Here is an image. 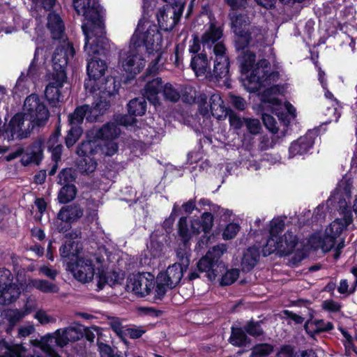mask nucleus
Returning <instances> with one entry per match:
<instances>
[{
	"label": "nucleus",
	"mask_w": 357,
	"mask_h": 357,
	"mask_svg": "<svg viewBox=\"0 0 357 357\" xmlns=\"http://www.w3.org/2000/svg\"><path fill=\"white\" fill-rule=\"evenodd\" d=\"M181 214V208L179 206L174 204L172 212L168 218H167L162 222V227L165 231L171 230L175 222L176 217Z\"/></svg>",
	"instance_id": "obj_46"
},
{
	"label": "nucleus",
	"mask_w": 357,
	"mask_h": 357,
	"mask_svg": "<svg viewBox=\"0 0 357 357\" xmlns=\"http://www.w3.org/2000/svg\"><path fill=\"white\" fill-rule=\"evenodd\" d=\"M128 112L134 116H142L145 114L147 102L144 96L135 98L127 105Z\"/></svg>",
	"instance_id": "obj_31"
},
{
	"label": "nucleus",
	"mask_w": 357,
	"mask_h": 357,
	"mask_svg": "<svg viewBox=\"0 0 357 357\" xmlns=\"http://www.w3.org/2000/svg\"><path fill=\"white\" fill-rule=\"evenodd\" d=\"M278 77V73H269L268 70H265L261 67H256L251 73L248 81L253 84L252 87L253 91H258L262 87L269 86L261 94V100L264 104L271 103L273 105H279V100L275 97H269L272 94H275L278 91L276 86H271V81H275Z\"/></svg>",
	"instance_id": "obj_4"
},
{
	"label": "nucleus",
	"mask_w": 357,
	"mask_h": 357,
	"mask_svg": "<svg viewBox=\"0 0 357 357\" xmlns=\"http://www.w3.org/2000/svg\"><path fill=\"white\" fill-rule=\"evenodd\" d=\"M33 287L43 293H58L59 287L46 280H35L33 281Z\"/></svg>",
	"instance_id": "obj_40"
},
{
	"label": "nucleus",
	"mask_w": 357,
	"mask_h": 357,
	"mask_svg": "<svg viewBox=\"0 0 357 357\" xmlns=\"http://www.w3.org/2000/svg\"><path fill=\"white\" fill-rule=\"evenodd\" d=\"M97 162L93 157H79L77 161L78 171L84 175L93 172L97 167Z\"/></svg>",
	"instance_id": "obj_36"
},
{
	"label": "nucleus",
	"mask_w": 357,
	"mask_h": 357,
	"mask_svg": "<svg viewBox=\"0 0 357 357\" xmlns=\"http://www.w3.org/2000/svg\"><path fill=\"white\" fill-rule=\"evenodd\" d=\"M69 129L64 138L65 145L68 149L72 148L80 139L84 133L83 127L68 126Z\"/></svg>",
	"instance_id": "obj_37"
},
{
	"label": "nucleus",
	"mask_w": 357,
	"mask_h": 357,
	"mask_svg": "<svg viewBox=\"0 0 357 357\" xmlns=\"http://www.w3.org/2000/svg\"><path fill=\"white\" fill-rule=\"evenodd\" d=\"M228 100L237 109L243 110L245 108L246 102L240 96H236L229 93L228 95Z\"/></svg>",
	"instance_id": "obj_60"
},
{
	"label": "nucleus",
	"mask_w": 357,
	"mask_h": 357,
	"mask_svg": "<svg viewBox=\"0 0 357 357\" xmlns=\"http://www.w3.org/2000/svg\"><path fill=\"white\" fill-rule=\"evenodd\" d=\"M155 282L154 288L151 294H153V301L157 303L158 301H162L164 298L169 288L165 282L158 280V278L155 280Z\"/></svg>",
	"instance_id": "obj_41"
},
{
	"label": "nucleus",
	"mask_w": 357,
	"mask_h": 357,
	"mask_svg": "<svg viewBox=\"0 0 357 357\" xmlns=\"http://www.w3.org/2000/svg\"><path fill=\"white\" fill-rule=\"evenodd\" d=\"M47 20V27L50 30L53 40H58L59 42L63 41V40H68L65 34V24L59 13L53 10L50 11Z\"/></svg>",
	"instance_id": "obj_16"
},
{
	"label": "nucleus",
	"mask_w": 357,
	"mask_h": 357,
	"mask_svg": "<svg viewBox=\"0 0 357 357\" xmlns=\"http://www.w3.org/2000/svg\"><path fill=\"white\" fill-rule=\"evenodd\" d=\"M259 257V250L256 246L248 248L243 253L241 260V267L244 272L252 270L257 264Z\"/></svg>",
	"instance_id": "obj_28"
},
{
	"label": "nucleus",
	"mask_w": 357,
	"mask_h": 357,
	"mask_svg": "<svg viewBox=\"0 0 357 357\" xmlns=\"http://www.w3.org/2000/svg\"><path fill=\"white\" fill-rule=\"evenodd\" d=\"M234 32L238 36L237 47L243 49L248 45L251 40L249 32L250 20L246 15L233 11L229 14Z\"/></svg>",
	"instance_id": "obj_12"
},
{
	"label": "nucleus",
	"mask_w": 357,
	"mask_h": 357,
	"mask_svg": "<svg viewBox=\"0 0 357 357\" xmlns=\"http://www.w3.org/2000/svg\"><path fill=\"white\" fill-rule=\"evenodd\" d=\"M25 317L21 310H13L7 314L9 324L13 326Z\"/></svg>",
	"instance_id": "obj_63"
},
{
	"label": "nucleus",
	"mask_w": 357,
	"mask_h": 357,
	"mask_svg": "<svg viewBox=\"0 0 357 357\" xmlns=\"http://www.w3.org/2000/svg\"><path fill=\"white\" fill-rule=\"evenodd\" d=\"M98 146L96 140L82 141L78 144L76 153L79 157H93L98 151Z\"/></svg>",
	"instance_id": "obj_34"
},
{
	"label": "nucleus",
	"mask_w": 357,
	"mask_h": 357,
	"mask_svg": "<svg viewBox=\"0 0 357 357\" xmlns=\"http://www.w3.org/2000/svg\"><path fill=\"white\" fill-rule=\"evenodd\" d=\"M314 141L308 135L302 136L296 141L291 143L289 147L290 157L306 153L312 147Z\"/></svg>",
	"instance_id": "obj_27"
},
{
	"label": "nucleus",
	"mask_w": 357,
	"mask_h": 357,
	"mask_svg": "<svg viewBox=\"0 0 357 357\" xmlns=\"http://www.w3.org/2000/svg\"><path fill=\"white\" fill-rule=\"evenodd\" d=\"M304 327L307 334L313 337L316 334L331 331L333 324L324 319H310L305 322Z\"/></svg>",
	"instance_id": "obj_26"
},
{
	"label": "nucleus",
	"mask_w": 357,
	"mask_h": 357,
	"mask_svg": "<svg viewBox=\"0 0 357 357\" xmlns=\"http://www.w3.org/2000/svg\"><path fill=\"white\" fill-rule=\"evenodd\" d=\"M262 120L264 126L273 133H277L278 128L276 126V121L273 116L270 114L264 113L262 114Z\"/></svg>",
	"instance_id": "obj_57"
},
{
	"label": "nucleus",
	"mask_w": 357,
	"mask_h": 357,
	"mask_svg": "<svg viewBox=\"0 0 357 357\" xmlns=\"http://www.w3.org/2000/svg\"><path fill=\"white\" fill-rule=\"evenodd\" d=\"M145 333L146 330L144 329L142 326L127 328L125 330L124 337L127 335L130 339L135 340L140 338Z\"/></svg>",
	"instance_id": "obj_62"
},
{
	"label": "nucleus",
	"mask_w": 357,
	"mask_h": 357,
	"mask_svg": "<svg viewBox=\"0 0 357 357\" xmlns=\"http://www.w3.org/2000/svg\"><path fill=\"white\" fill-rule=\"evenodd\" d=\"M121 87V83L116 77L107 76L97 81L94 92V102H102L100 108L105 107V112L109 109L112 98L115 96Z\"/></svg>",
	"instance_id": "obj_7"
},
{
	"label": "nucleus",
	"mask_w": 357,
	"mask_h": 357,
	"mask_svg": "<svg viewBox=\"0 0 357 357\" xmlns=\"http://www.w3.org/2000/svg\"><path fill=\"white\" fill-rule=\"evenodd\" d=\"M164 85L160 77L153 79L145 85L144 95L155 105L159 102L158 94L162 92Z\"/></svg>",
	"instance_id": "obj_22"
},
{
	"label": "nucleus",
	"mask_w": 357,
	"mask_h": 357,
	"mask_svg": "<svg viewBox=\"0 0 357 357\" xmlns=\"http://www.w3.org/2000/svg\"><path fill=\"white\" fill-rule=\"evenodd\" d=\"M162 36L155 25L151 26L146 31L142 33L136 29L130 38V49L119 53V63L126 73L128 80L135 78L144 68L146 61L139 53L138 48L145 47L148 56H156L158 61L162 54Z\"/></svg>",
	"instance_id": "obj_2"
},
{
	"label": "nucleus",
	"mask_w": 357,
	"mask_h": 357,
	"mask_svg": "<svg viewBox=\"0 0 357 357\" xmlns=\"http://www.w3.org/2000/svg\"><path fill=\"white\" fill-rule=\"evenodd\" d=\"M75 50L73 43L63 40L55 49L52 61L53 72L52 76L67 79L66 68L70 58H73Z\"/></svg>",
	"instance_id": "obj_6"
},
{
	"label": "nucleus",
	"mask_w": 357,
	"mask_h": 357,
	"mask_svg": "<svg viewBox=\"0 0 357 357\" xmlns=\"http://www.w3.org/2000/svg\"><path fill=\"white\" fill-rule=\"evenodd\" d=\"M30 155L26 157L23 156L21 159V163L26 167L31 163L38 165L43 159V142L41 140H36L31 143L30 146Z\"/></svg>",
	"instance_id": "obj_21"
},
{
	"label": "nucleus",
	"mask_w": 357,
	"mask_h": 357,
	"mask_svg": "<svg viewBox=\"0 0 357 357\" xmlns=\"http://www.w3.org/2000/svg\"><path fill=\"white\" fill-rule=\"evenodd\" d=\"M351 273L355 277V280L351 286H349L347 279H342L337 286V291L340 294L349 296L353 294L356 291L357 287V266H353L351 268Z\"/></svg>",
	"instance_id": "obj_39"
},
{
	"label": "nucleus",
	"mask_w": 357,
	"mask_h": 357,
	"mask_svg": "<svg viewBox=\"0 0 357 357\" xmlns=\"http://www.w3.org/2000/svg\"><path fill=\"white\" fill-rule=\"evenodd\" d=\"M31 1L36 9L51 11L56 6L57 0H31Z\"/></svg>",
	"instance_id": "obj_54"
},
{
	"label": "nucleus",
	"mask_w": 357,
	"mask_h": 357,
	"mask_svg": "<svg viewBox=\"0 0 357 357\" xmlns=\"http://www.w3.org/2000/svg\"><path fill=\"white\" fill-rule=\"evenodd\" d=\"M183 264H174L167 268L166 271L160 273L158 279L166 282L167 287L172 289L181 282L183 273L188 269L190 260L184 258Z\"/></svg>",
	"instance_id": "obj_14"
},
{
	"label": "nucleus",
	"mask_w": 357,
	"mask_h": 357,
	"mask_svg": "<svg viewBox=\"0 0 357 357\" xmlns=\"http://www.w3.org/2000/svg\"><path fill=\"white\" fill-rule=\"evenodd\" d=\"M177 233L184 245L189 243L193 235H197L193 232L191 226L189 228L188 216H181L179 218L177 223Z\"/></svg>",
	"instance_id": "obj_30"
},
{
	"label": "nucleus",
	"mask_w": 357,
	"mask_h": 357,
	"mask_svg": "<svg viewBox=\"0 0 357 357\" xmlns=\"http://www.w3.org/2000/svg\"><path fill=\"white\" fill-rule=\"evenodd\" d=\"M59 190L57 199L59 204H67L75 199L77 194V188L75 185H62Z\"/></svg>",
	"instance_id": "obj_33"
},
{
	"label": "nucleus",
	"mask_w": 357,
	"mask_h": 357,
	"mask_svg": "<svg viewBox=\"0 0 357 357\" xmlns=\"http://www.w3.org/2000/svg\"><path fill=\"white\" fill-rule=\"evenodd\" d=\"M232 215L233 214L231 211L225 210V222L231 220V222L225 225V240H229L235 238L241 229L238 219L234 215L233 218H231Z\"/></svg>",
	"instance_id": "obj_29"
},
{
	"label": "nucleus",
	"mask_w": 357,
	"mask_h": 357,
	"mask_svg": "<svg viewBox=\"0 0 357 357\" xmlns=\"http://www.w3.org/2000/svg\"><path fill=\"white\" fill-rule=\"evenodd\" d=\"M82 215L83 209L78 204L63 206L54 220V227L59 233H66L71 229L73 223L77 222Z\"/></svg>",
	"instance_id": "obj_9"
},
{
	"label": "nucleus",
	"mask_w": 357,
	"mask_h": 357,
	"mask_svg": "<svg viewBox=\"0 0 357 357\" xmlns=\"http://www.w3.org/2000/svg\"><path fill=\"white\" fill-rule=\"evenodd\" d=\"M209 107L211 115L218 120L223 116V99L219 94H213L209 100Z\"/></svg>",
	"instance_id": "obj_38"
},
{
	"label": "nucleus",
	"mask_w": 357,
	"mask_h": 357,
	"mask_svg": "<svg viewBox=\"0 0 357 357\" xmlns=\"http://www.w3.org/2000/svg\"><path fill=\"white\" fill-rule=\"evenodd\" d=\"M155 283V278L153 274L138 273L128 277L126 288L138 296L145 297L151 294Z\"/></svg>",
	"instance_id": "obj_11"
},
{
	"label": "nucleus",
	"mask_w": 357,
	"mask_h": 357,
	"mask_svg": "<svg viewBox=\"0 0 357 357\" xmlns=\"http://www.w3.org/2000/svg\"><path fill=\"white\" fill-rule=\"evenodd\" d=\"M101 102H93L91 106L88 104L77 106L74 111L68 115V125L83 127L84 119L91 123L98 121L99 117L105 113V107L100 108Z\"/></svg>",
	"instance_id": "obj_8"
},
{
	"label": "nucleus",
	"mask_w": 357,
	"mask_h": 357,
	"mask_svg": "<svg viewBox=\"0 0 357 357\" xmlns=\"http://www.w3.org/2000/svg\"><path fill=\"white\" fill-rule=\"evenodd\" d=\"M321 307L328 312H338L342 308V305L332 299H328L322 302Z\"/></svg>",
	"instance_id": "obj_59"
},
{
	"label": "nucleus",
	"mask_w": 357,
	"mask_h": 357,
	"mask_svg": "<svg viewBox=\"0 0 357 357\" xmlns=\"http://www.w3.org/2000/svg\"><path fill=\"white\" fill-rule=\"evenodd\" d=\"M121 130L114 122H107L94 130V138L102 142L113 141L118 138Z\"/></svg>",
	"instance_id": "obj_19"
},
{
	"label": "nucleus",
	"mask_w": 357,
	"mask_h": 357,
	"mask_svg": "<svg viewBox=\"0 0 357 357\" xmlns=\"http://www.w3.org/2000/svg\"><path fill=\"white\" fill-rule=\"evenodd\" d=\"M82 326L68 327L65 328V334L67 335L69 342H75L82 339Z\"/></svg>",
	"instance_id": "obj_48"
},
{
	"label": "nucleus",
	"mask_w": 357,
	"mask_h": 357,
	"mask_svg": "<svg viewBox=\"0 0 357 357\" xmlns=\"http://www.w3.org/2000/svg\"><path fill=\"white\" fill-rule=\"evenodd\" d=\"M98 149H100L102 154L107 156L114 155L119 149V145L113 141L104 142L103 144L99 145Z\"/></svg>",
	"instance_id": "obj_49"
},
{
	"label": "nucleus",
	"mask_w": 357,
	"mask_h": 357,
	"mask_svg": "<svg viewBox=\"0 0 357 357\" xmlns=\"http://www.w3.org/2000/svg\"><path fill=\"white\" fill-rule=\"evenodd\" d=\"M13 280V275L10 271L6 268H0V292L3 291Z\"/></svg>",
	"instance_id": "obj_51"
},
{
	"label": "nucleus",
	"mask_w": 357,
	"mask_h": 357,
	"mask_svg": "<svg viewBox=\"0 0 357 357\" xmlns=\"http://www.w3.org/2000/svg\"><path fill=\"white\" fill-rule=\"evenodd\" d=\"M25 118L23 112L15 114L10 120L7 127L5 128V135L9 139H14L15 137L20 139L27 137L28 132L22 130Z\"/></svg>",
	"instance_id": "obj_18"
},
{
	"label": "nucleus",
	"mask_w": 357,
	"mask_h": 357,
	"mask_svg": "<svg viewBox=\"0 0 357 357\" xmlns=\"http://www.w3.org/2000/svg\"><path fill=\"white\" fill-rule=\"evenodd\" d=\"M213 225V215L211 212H204L202 215L201 218L193 219L191 221V227L193 229V232L199 234L201 231H203L204 234L198 241L195 249H201L204 246H206L210 238L206 236V234L209 233Z\"/></svg>",
	"instance_id": "obj_15"
},
{
	"label": "nucleus",
	"mask_w": 357,
	"mask_h": 357,
	"mask_svg": "<svg viewBox=\"0 0 357 357\" xmlns=\"http://www.w3.org/2000/svg\"><path fill=\"white\" fill-rule=\"evenodd\" d=\"M168 13V8L166 5L159 8L156 13L158 26L155 24L157 29L160 28L161 30L165 31H170L172 30L175 23L174 22L173 18L171 19L172 20V22L169 21ZM158 30L159 31V29Z\"/></svg>",
	"instance_id": "obj_32"
},
{
	"label": "nucleus",
	"mask_w": 357,
	"mask_h": 357,
	"mask_svg": "<svg viewBox=\"0 0 357 357\" xmlns=\"http://www.w3.org/2000/svg\"><path fill=\"white\" fill-rule=\"evenodd\" d=\"M244 123L246 126L248 130L253 135L259 132L261 129V124L259 120L252 119H245Z\"/></svg>",
	"instance_id": "obj_61"
},
{
	"label": "nucleus",
	"mask_w": 357,
	"mask_h": 357,
	"mask_svg": "<svg viewBox=\"0 0 357 357\" xmlns=\"http://www.w3.org/2000/svg\"><path fill=\"white\" fill-rule=\"evenodd\" d=\"M273 351V346L270 344H259L252 349L251 357H265Z\"/></svg>",
	"instance_id": "obj_44"
},
{
	"label": "nucleus",
	"mask_w": 357,
	"mask_h": 357,
	"mask_svg": "<svg viewBox=\"0 0 357 357\" xmlns=\"http://www.w3.org/2000/svg\"><path fill=\"white\" fill-rule=\"evenodd\" d=\"M68 271L79 281L86 283L91 281L95 275V265L91 259L79 257L75 261H68Z\"/></svg>",
	"instance_id": "obj_13"
},
{
	"label": "nucleus",
	"mask_w": 357,
	"mask_h": 357,
	"mask_svg": "<svg viewBox=\"0 0 357 357\" xmlns=\"http://www.w3.org/2000/svg\"><path fill=\"white\" fill-rule=\"evenodd\" d=\"M335 239L334 236L327 234L325 231L324 236L320 234L312 235L308 242L310 246L315 250L320 248L324 252H328L334 247Z\"/></svg>",
	"instance_id": "obj_20"
},
{
	"label": "nucleus",
	"mask_w": 357,
	"mask_h": 357,
	"mask_svg": "<svg viewBox=\"0 0 357 357\" xmlns=\"http://www.w3.org/2000/svg\"><path fill=\"white\" fill-rule=\"evenodd\" d=\"M73 6L76 13L87 21V24L82 26L85 37L84 50L91 57L88 59V79L84 81V87L88 92L93 93L97 81L107 70V61L110 56V44L101 15L102 7L99 0H73Z\"/></svg>",
	"instance_id": "obj_1"
},
{
	"label": "nucleus",
	"mask_w": 357,
	"mask_h": 357,
	"mask_svg": "<svg viewBox=\"0 0 357 357\" xmlns=\"http://www.w3.org/2000/svg\"><path fill=\"white\" fill-rule=\"evenodd\" d=\"M111 329L116 333V335L121 339H124L125 331L123 326L118 317H113L109 323Z\"/></svg>",
	"instance_id": "obj_56"
},
{
	"label": "nucleus",
	"mask_w": 357,
	"mask_h": 357,
	"mask_svg": "<svg viewBox=\"0 0 357 357\" xmlns=\"http://www.w3.org/2000/svg\"><path fill=\"white\" fill-rule=\"evenodd\" d=\"M61 257L63 259V263L66 264L68 268V261H75L79 257V249L78 243L74 241H67L59 248Z\"/></svg>",
	"instance_id": "obj_24"
},
{
	"label": "nucleus",
	"mask_w": 357,
	"mask_h": 357,
	"mask_svg": "<svg viewBox=\"0 0 357 357\" xmlns=\"http://www.w3.org/2000/svg\"><path fill=\"white\" fill-rule=\"evenodd\" d=\"M116 124L128 127L129 126H133L137 123V119L133 115H119L116 118Z\"/></svg>",
	"instance_id": "obj_58"
},
{
	"label": "nucleus",
	"mask_w": 357,
	"mask_h": 357,
	"mask_svg": "<svg viewBox=\"0 0 357 357\" xmlns=\"http://www.w3.org/2000/svg\"><path fill=\"white\" fill-rule=\"evenodd\" d=\"M352 188L351 181L350 179L343 178L339 182L337 190L338 193L344 195L347 198H350Z\"/></svg>",
	"instance_id": "obj_53"
},
{
	"label": "nucleus",
	"mask_w": 357,
	"mask_h": 357,
	"mask_svg": "<svg viewBox=\"0 0 357 357\" xmlns=\"http://www.w3.org/2000/svg\"><path fill=\"white\" fill-rule=\"evenodd\" d=\"M344 229H346L345 225L343 224L341 219L337 218L331 223L329 227L326 228V231L327 234L337 238Z\"/></svg>",
	"instance_id": "obj_45"
},
{
	"label": "nucleus",
	"mask_w": 357,
	"mask_h": 357,
	"mask_svg": "<svg viewBox=\"0 0 357 357\" xmlns=\"http://www.w3.org/2000/svg\"><path fill=\"white\" fill-rule=\"evenodd\" d=\"M20 294L19 286L12 282L3 291L0 292V296L3 298L5 304L9 305L15 302Z\"/></svg>",
	"instance_id": "obj_35"
},
{
	"label": "nucleus",
	"mask_w": 357,
	"mask_h": 357,
	"mask_svg": "<svg viewBox=\"0 0 357 357\" xmlns=\"http://www.w3.org/2000/svg\"><path fill=\"white\" fill-rule=\"evenodd\" d=\"M190 67L197 76L204 75L210 70L209 61L205 52L192 56Z\"/></svg>",
	"instance_id": "obj_25"
},
{
	"label": "nucleus",
	"mask_w": 357,
	"mask_h": 357,
	"mask_svg": "<svg viewBox=\"0 0 357 357\" xmlns=\"http://www.w3.org/2000/svg\"><path fill=\"white\" fill-rule=\"evenodd\" d=\"M270 226V237H278V234L284 229V220L282 218H274L271 222Z\"/></svg>",
	"instance_id": "obj_52"
},
{
	"label": "nucleus",
	"mask_w": 357,
	"mask_h": 357,
	"mask_svg": "<svg viewBox=\"0 0 357 357\" xmlns=\"http://www.w3.org/2000/svg\"><path fill=\"white\" fill-rule=\"evenodd\" d=\"M23 107L24 118L30 121L33 128L43 126L49 120L50 112L36 93H32L26 98Z\"/></svg>",
	"instance_id": "obj_5"
},
{
	"label": "nucleus",
	"mask_w": 357,
	"mask_h": 357,
	"mask_svg": "<svg viewBox=\"0 0 357 357\" xmlns=\"http://www.w3.org/2000/svg\"><path fill=\"white\" fill-rule=\"evenodd\" d=\"M247 341V335L242 328H232L229 342L235 346L245 345Z\"/></svg>",
	"instance_id": "obj_43"
},
{
	"label": "nucleus",
	"mask_w": 357,
	"mask_h": 357,
	"mask_svg": "<svg viewBox=\"0 0 357 357\" xmlns=\"http://www.w3.org/2000/svg\"><path fill=\"white\" fill-rule=\"evenodd\" d=\"M59 183L60 185H75L76 176L72 172L70 169H63L58 175Z\"/></svg>",
	"instance_id": "obj_47"
},
{
	"label": "nucleus",
	"mask_w": 357,
	"mask_h": 357,
	"mask_svg": "<svg viewBox=\"0 0 357 357\" xmlns=\"http://www.w3.org/2000/svg\"><path fill=\"white\" fill-rule=\"evenodd\" d=\"M66 82V79L52 76V81L46 86L45 96L51 107H56L59 102L61 101L63 96L61 90Z\"/></svg>",
	"instance_id": "obj_17"
},
{
	"label": "nucleus",
	"mask_w": 357,
	"mask_h": 357,
	"mask_svg": "<svg viewBox=\"0 0 357 357\" xmlns=\"http://www.w3.org/2000/svg\"><path fill=\"white\" fill-rule=\"evenodd\" d=\"M222 255H223V243L210 248L206 255L197 261L195 266L190 268L185 280L193 281L200 278V273H206L210 281L213 282L218 278L219 286L223 287V274L220 275L218 271L222 262L220 261Z\"/></svg>",
	"instance_id": "obj_3"
},
{
	"label": "nucleus",
	"mask_w": 357,
	"mask_h": 357,
	"mask_svg": "<svg viewBox=\"0 0 357 357\" xmlns=\"http://www.w3.org/2000/svg\"><path fill=\"white\" fill-rule=\"evenodd\" d=\"M338 106L339 102L337 100H333L332 103L326 106L327 109L325 114L326 116H328V121L329 122L333 121H337L339 119L340 114L338 112Z\"/></svg>",
	"instance_id": "obj_50"
},
{
	"label": "nucleus",
	"mask_w": 357,
	"mask_h": 357,
	"mask_svg": "<svg viewBox=\"0 0 357 357\" xmlns=\"http://www.w3.org/2000/svg\"><path fill=\"white\" fill-rule=\"evenodd\" d=\"M223 36L222 26H217L215 21H210L208 29L202 34L201 42L203 46L211 47Z\"/></svg>",
	"instance_id": "obj_23"
},
{
	"label": "nucleus",
	"mask_w": 357,
	"mask_h": 357,
	"mask_svg": "<svg viewBox=\"0 0 357 357\" xmlns=\"http://www.w3.org/2000/svg\"><path fill=\"white\" fill-rule=\"evenodd\" d=\"M298 241L292 232H287L282 237H270L263 248L265 256L277 251L280 255H289L294 250Z\"/></svg>",
	"instance_id": "obj_10"
},
{
	"label": "nucleus",
	"mask_w": 357,
	"mask_h": 357,
	"mask_svg": "<svg viewBox=\"0 0 357 357\" xmlns=\"http://www.w3.org/2000/svg\"><path fill=\"white\" fill-rule=\"evenodd\" d=\"M245 331L252 336H260L263 334V330L259 322L250 321L245 326Z\"/></svg>",
	"instance_id": "obj_55"
},
{
	"label": "nucleus",
	"mask_w": 357,
	"mask_h": 357,
	"mask_svg": "<svg viewBox=\"0 0 357 357\" xmlns=\"http://www.w3.org/2000/svg\"><path fill=\"white\" fill-rule=\"evenodd\" d=\"M100 357H119L114 355V349L107 344L101 343L99 345Z\"/></svg>",
	"instance_id": "obj_64"
},
{
	"label": "nucleus",
	"mask_w": 357,
	"mask_h": 357,
	"mask_svg": "<svg viewBox=\"0 0 357 357\" xmlns=\"http://www.w3.org/2000/svg\"><path fill=\"white\" fill-rule=\"evenodd\" d=\"M162 93L165 100L172 102H178L181 98L180 93L170 83L165 84Z\"/></svg>",
	"instance_id": "obj_42"
}]
</instances>
